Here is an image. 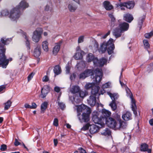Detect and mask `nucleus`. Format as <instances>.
<instances>
[{"label": "nucleus", "instance_id": "nucleus-48", "mask_svg": "<svg viewBox=\"0 0 153 153\" xmlns=\"http://www.w3.org/2000/svg\"><path fill=\"white\" fill-rule=\"evenodd\" d=\"M110 33V31H108V32L105 34L104 35H103L102 34H99L97 35L98 36H101V38L102 39H105L108 36Z\"/></svg>", "mask_w": 153, "mask_h": 153}, {"label": "nucleus", "instance_id": "nucleus-13", "mask_svg": "<svg viewBox=\"0 0 153 153\" xmlns=\"http://www.w3.org/2000/svg\"><path fill=\"white\" fill-rule=\"evenodd\" d=\"M93 70L92 69H87L83 72L80 73L79 75V78L81 79H84L86 77L93 75Z\"/></svg>", "mask_w": 153, "mask_h": 153}, {"label": "nucleus", "instance_id": "nucleus-17", "mask_svg": "<svg viewBox=\"0 0 153 153\" xmlns=\"http://www.w3.org/2000/svg\"><path fill=\"white\" fill-rule=\"evenodd\" d=\"M88 104L91 106H94L96 104L97 100L96 96L91 95L87 100Z\"/></svg>", "mask_w": 153, "mask_h": 153}, {"label": "nucleus", "instance_id": "nucleus-5", "mask_svg": "<svg viewBox=\"0 0 153 153\" xmlns=\"http://www.w3.org/2000/svg\"><path fill=\"white\" fill-rule=\"evenodd\" d=\"M122 72L121 71L120 73V77L119 82L120 85L122 87H125V89L126 93V95L127 97H129L131 100V107L132 110L133 111L134 114L136 115L137 114V112L136 111V106L135 103V100L133 99L132 94L129 88L126 86V85L123 83L120 80L121 77L122 75Z\"/></svg>", "mask_w": 153, "mask_h": 153}, {"label": "nucleus", "instance_id": "nucleus-40", "mask_svg": "<svg viewBox=\"0 0 153 153\" xmlns=\"http://www.w3.org/2000/svg\"><path fill=\"white\" fill-rule=\"evenodd\" d=\"M79 93V96L82 98L86 96L88 94V92L86 91H83L80 90Z\"/></svg>", "mask_w": 153, "mask_h": 153}, {"label": "nucleus", "instance_id": "nucleus-51", "mask_svg": "<svg viewBox=\"0 0 153 153\" xmlns=\"http://www.w3.org/2000/svg\"><path fill=\"white\" fill-rule=\"evenodd\" d=\"M90 125L89 124H87L84 126L82 128L81 130H82L85 131L88 130L89 127Z\"/></svg>", "mask_w": 153, "mask_h": 153}, {"label": "nucleus", "instance_id": "nucleus-4", "mask_svg": "<svg viewBox=\"0 0 153 153\" xmlns=\"http://www.w3.org/2000/svg\"><path fill=\"white\" fill-rule=\"evenodd\" d=\"M86 59L88 62L92 61L94 66L100 68L102 67L105 64L107 61V59L102 58L98 60L97 57H95L92 53L89 54L87 57Z\"/></svg>", "mask_w": 153, "mask_h": 153}, {"label": "nucleus", "instance_id": "nucleus-12", "mask_svg": "<svg viewBox=\"0 0 153 153\" xmlns=\"http://www.w3.org/2000/svg\"><path fill=\"white\" fill-rule=\"evenodd\" d=\"M105 123L107 124L109 127L116 130V126H117V124L116 121L114 119L109 117L106 121L105 122Z\"/></svg>", "mask_w": 153, "mask_h": 153}, {"label": "nucleus", "instance_id": "nucleus-63", "mask_svg": "<svg viewBox=\"0 0 153 153\" xmlns=\"http://www.w3.org/2000/svg\"><path fill=\"white\" fill-rule=\"evenodd\" d=\"M54 90L56 92L59 93L60 92V89L59 87L58 86H56L54 87Z\"/></svg>", "mask_w": 153, "mask_h": 153}, {"label": "nucleus", "instance_id": "nucleus-19", "mask_svg": "<svg viewBox=\"0 0 153 153\" xmlns=\"http://www.w3.org/2000/svg\"><path fill=\"white\" fill-rule=\"evenodd\" d=\"M89 127V131L90 133L91 134L97 132L98 131L99 128H102L100 127V126H97L94 124L90 125Z\"/></svg>", "mask_w": 153, "mask_h": 153}, {"label": "nucleus", "instance_id": "nucleus-45", "mask_svg": "<svg viewBox=\"0 0 153 153\" xmlns=\"http://www.w3.org/2000/svg\"><path fill=\"white\" fill-rule=\"evenodd\" d=\"M143 44L145 48H149L150 47V45L149 43L147 40L144 39L143 41Z\"/></svg>", "mask_w": 153, "mask_h": 153}, {"label": "nucleus", "instance_id": "nucleus-26", "mask_svg": "<svg viewBox=\"0 0 153 153\" xmlns=\"http://www.w3.org/2000/svg\"><path fill=\"white\" fill-rule=\"evenodd\" d=\"M123 19L129 23H130L133 20V17L131 15L127 13L124 15Z\"/></svg>", "mask_w": 153, "mask_h": 153}, {"label": "nucleus", "instance_id": "nucleus-34", "mask_svg": "<svg viewBox=\"0 0 153 153\" xmlns=\"http://www.w3.org/2000/svg\"><path fill=\"white\" fill-rule=\"evenodd\" d=\"M53 71L55 74L56 75L60 74L61 72V69L59 65L55 66L54 68Z\"/></svg>", "mask_w": 153, "mask_h": 153}, {"label": "nucleus", "instance_id": "nucleus-61", "mask_svg": "<svg viewBox=\"0 0 153 153\" xmlns=\"http://www.w3.org/2000/svg\"><path fill=\"white\" fill-rule=\"evenodd\" d=\"M78 149L80 153H87L86 151L82 147L79 148Z\"/></svg>", "mask_w": 153, "mask_h": 153}, {"label": "nucleus", "instance_id": "nucleus-47", "mask_svg": "<svg viewBox=\"0 0 153 153\" xmlns=\"http://www.w3.org/2000/svg\"><path fill=\"white\" fill-rule=\"evenodd\" d=\"M9 12L7 10L5 9L2 10L1 12V15L3 16H5L8 15Z\"/></svg>", "mask_w": 153, "mask_h": 153}, {"label": "nucleus", "instance_id": "nucleus-32", "mask_svg": "<svg viewBox=\"0 0 153 153\" xmlns=\"http://www.w3.org/2000/svg\"><path fill=\"white\" fill-rule=\"evenodd\" d=\"M84 53L80 52H76L74 56V58L76 60H80L82 58V54Z\"/></svg>", "mask_w": 153, "mask_h": 153}, {"label": "nucleus", "instance_id": "nucleus-43", "mask_svg": "<svg viewBox=\"0 0 153 153\" xmlns=\"http://www.w3.org/2000/svg\"><path fill=\"white\" fill-rule=\"evenodd\" d=\"M145 16H143L139 18L138 20V24L141 27L143 24V22L145 19Z\"/></svg>", "mask_w": 153, "mask_h": 153}, {"label": "nucleus", "instance_id": "nucleus-27", "mask_svg": "<svg viewBox=\"0 0 153 153\" xmlns=\"http://www.w3.org/2000/svg\"><path fill=\"white\" fill-rule=\"evenodd\" d=\"M99 86H94L92 88L91 91V95L96 96L98 94V92L100 89Z\"/></svg>", "mask_w": 153, "mask_h": 153}, {"label": "nucleus", "instance_id": "nucleus-37", "mask_svg": "<svg viewBox=\"0 0 153 153\" xmlns=\"http://www.w3.org/2000/svg\"><path fill=\"white\" fill-rule=\"evenodd\" d=\"M11 40L12 39L11 38L6 39L4 37L2 38L1 40V42L4 45L9 44Z\"/></svg>", "mask_w": 153, "mask_h": 153}, {"label": "nucleus", "instance_id": "nucleus-54", "mask_svg": "<svg viewBox=\"0 0 153 153\" xmlns=\"http://www.w3.org/2000/svg\"><path fill=\"white\" fill-rule=\"evenodd\" d=\"M53 125L56 127L58 126V120L57 118H55L54 119L53 122Z\"/></svg>", "mask_w": 153, "mask_h": 153}, {"label": "nucleus", "instance_id": "nucleus-25", "mask_svg": "<svg viewBox=\"0 0 153 153\" xmlns=\"http://www.w3.org/2000/svg\"><path fill=\"white\" fill-rule=\"evenodd\" d=\"M123 33V32L121 31V30L119 28H117L114 30L113 34L116 38H117L120 37Z\"/></svg>", "mask_w": 153, "mask_h": 153}, {"label": "nucleus", "instance_id": "nucleus-38", "mask_svg": "<svg viewBox=\"0 0 153 153\" xmlns=\"http://www.w3.org/2000/svg\"><path fill=\"white\" fill-rule=\"evenodd\" d=\"M101 133L102 135L109 136L111 134V132L108 128H106L102 131Z\"/></svg>", "mask_w": 153, "mask_h": 153}, {"label": "nucleus", "instance_id": "nucleus-22", "mask_svg": "<svg viewBox=\"0 0 153 153\" xmlns=\"http://www.w3.org/2000/svg\"><path fill=\"white\" fill-rule=\"evenodd\" d=\"M62 43V41H60L58 43L56 44V45L53 48V54L54 55H56L58 52L59 51L61 45Z\"/></svg>", "mask_w": 153, "mask_h": 153}, {"label": "nucleus", "instance_id": "nucleus-59", "mask_svg": "<svg viewBox=\"0 0 153 153\" xmlns=\"http://www.w3.org/2000/svg\"><path fill=\"white\" fill-rule=\"evenodd\" d=\"M49 78L47 76H45L42 78V81L43 82H47L48 81Z\"/></svg>", "mask_w": 153, "mask_h": 153}, {"label": "nucleus", "instance_id": "nucleus-60", "mask_svg": "<svg viewBox=\"0 0 153 153\" xmlns=\"http://www.w3.org/2000/svg\"><path fill=\"white\" fill-rule=\"evenodd\" d=\"M76 77V74L75 73H73L72 74H71L70 77V79L72 80L74 79Z\"/></svg>", "mask_w": 153, "mask_h": 153}, {"label": "nucleus", "instance_id": "nucleus-31", "mask_svg": "<svg viewBox=\"0 0 153 153\" xmlns=\"http://www.w3.org/2000/svg\"><path fill=\"white\" fill-rule=\"evenodd\" d=\"M48 103L47 102L45 101L42 103L41 106V114L44 113L48 107Z\"/></svg>", "mask_w": 153, "mask_h": 153}, {"label": "nucleus", "instance_id": "nucleus-24", "mask_svg": "<svg viewBox=\"0 0 153 153\" xmlns=\"http://www.w3.org/2000/svg\"><path fill=\"white\" fill-rule=\"evenodd\" d=\"M41 53V48L39 45H37L35 48L33 52V55L36 58H38L40 56Z\"/></svg>", "mask_w": 153, "mask_h": 153}, {"label": "nucleus", "instance_id": "nucleus-16", "mask_svg": "<svg viewBox=\"0 0 153 153\" xmlns=\"http://www.w3.org/2000/svg\"><path fill=\"white\" fill-rule=\"evenodd\" d=\"M127 127V124L126 122L120 120L119 121V124L116 126V130H122L126 129Z\"/></svg>", "mask_w": 153, "mask_h": 153}, {"label": "nucleus", "instance_id": "nucleus-57", "mask_svg": "<svg viewBox=\"0 0 153 153\" xmlns=\"http://www.w3.org/2000/svg\"><path fill=\"white\" fill-rule=\"evenodd\" d=\"M6 86L4 85L0 86V93H2L4 91Z\"/></svg>", "mask_w": 153, "mask_h": 153}, {"label": "nucleus", "instance_id": "nucleus-46", "mask_svg": "<svg viewBox=\"0 0 153 153\" xmlns=\"http://www.w3.org/2000/svg\"><path fill=\"white\" fill-rule=\"evenodd\" d=\"M153 35V30L149 33H146L144 34V36L146 38L149 39Z\"/></svg>", "mask_w": 153, "mask_h": 153}, {"label": "nucleus", "instance_id": "nucleus-53", "mask_svg": "<svg viewBox=\"0 0 153 153\" xmlns=\"http://www.w3.org/2000/svg\"><path fill=\"white\" fill-rule=\"evenodd\" d=\"M34 74V73L33 72H32L27 77V79L28 81H30L32 78Z\"/></svg>", "mask_w": 153, "mask_h": 153}, {"label": "nucleus", "instance_id": "nucleus-1", "mask_svg": "<svg viewBox=\"0 0 153 153\" xmlns=\"http://www.w3.org/2000/svg\"><path fill=\"white\" fill-rule=\"evenodd\" d=\"M77 117L81 123H87L90 120V114H91L90 108L84 105L77 106Z\"/></svg>", "mask_w": 153, "mask_h": 153}, {"label": "nucleus", "instance_id": "nucleus-8", "mask_svg": "<svg viewBox=\"0 0 153 153\" xmlns=\"http://www.w3.org/2000/svg\"><path fill=\"white\" fill-rule=\"evenodd\" d=\"M107 94L112 100L111 102L109 104V105L111 107L112 110L114 111L117 108V106L115 104V100L118 97V95L117 94H112L109 92H108Z\"/></svg>", "mask_w": 153, "mask_h": 153}, {"label": "nucleus", "instance_id": "nucleus-6", "mask_svg": "<svg viewBox=\"0 0 153 153\" xmlns=\"http://www.w3.org/2000/svg\"><path fill=\"white\" fill-rule=\"evenodd\" d=\"M92 114V120L94 123L99 125L100 127H103L105 125V122L106 121V119L101 117V113L94 111Z\"/></svg>", "mask_w": 153, "mask_h": 153}, {"label": "nucleus", "instance_id": "nucleus-50", "mask_svg": "<svg viewBox=\"0 0 153 153\" xmlns=\"http://www.w3.org/2000/svg\"><path fill=\"white\" fill-rule=\"evenodd\" d=\"M7 146L6 145L3 144L1 145L0 147V150L2 151H5L7 149Z\"/></svg>", "mask_w": 153, "mask_h": 153}, {"label": "nucleus", "instance_id": "nucleus-56", "mask_svg": "<svg viewBox=\"0 0 153 153\" xmlns=\"http://www.w3.org/2000/svg\"><path fill=\"white\" fill-rule=\"evenodd\" d=\"M111 151L112 152H115L117 151V147L115 146H112L111 149Z\"/></svg>", "mask_w": 153, "mask_h": 153}, {"label": "nucleus", "instance_id": "nucleus-49", "mask_svg": "<svg viewBox=\"0 0 153 153\" xmlns=\"http://www.w3.org/2000/svg\"><path fill=\"white\" fill-rule=\"evenodd\" d=\"M85 37L83 35L79 36L78 39V43H82L84 42Z\"/></svg>", "mask_w": 153, "mask_h": 153}, {"label": "nucleus", "instance_id": "nucleus-33", "mask_svg": "<svg viewBox=\"0 0 153 153\" xmlns=\"http://www.w3.org/2000/svg\"><path fill=\"white\" fill-rule=\"evenodd\" d=\"M48 43L47 41H45L42 42V48L45 52H47L48 51Z\"/></svg>", "mask_w": 153, "mask_h": 153}, {"label": "nucleus", "instance_id": "nucleus-15", "mask_svg": "<svg viewBox=\"0 0 153 153\" xmlns=\"http://www.w3.org/2000/svg\"><path fill=\"white\" fill-rule=\"evenodd\" d=\"M49 91V86L48 85H44L41 88V94L40 95V97L42 98H45Z\"/></svg>", "mask_w": 153, "mask_h": 153}, {"label": "nucleus", "instance_id": "nucleus-41", "mask_svg": "<svg viewBox=\"0 0 153 153\" xmlns=\"http://www.w3.org/2000/svg\"><path fill=\"white\" fill-rule=\"evenodd\" d=\"M94 86V84L93 83H86L85 86V88L87 90L92 88Z\"/></svg>", "mask_w": 153, "mask_h": 153}, {"label": "nucleus", "instance_id": "nucleus-35", "mask_svg": "<svg viewBox=\"0 0 153 153\" xmlns=\"http://www.w3.org/2000/svg\"><path fill=\"white\" fill-rule=\"evenodd\" d=\"M91 46L92 49L97 51L98 50L99 45L97 41L94 39L92 41V44Z\"/></svg>", "mask_w": 153, "mask_h": 153}, {"label": "nucleus", "instance_id": "nucleus-30", "mask_svg": "<svg viewBox=\"0 0 153 153\" xmlns=\"http://www.w3.org/2000/svg\"><path fill=\"white\" fill-rule=\"evenodd\" d=\"M20 32L23 34V36L26 40V45L27 50H30V42L28 40V37L27 36L26 33H24L22 30H20Z\"/></svg>", "mask_w": 153, "mask_h": 153}, {"label": "nucleus", "instance_id": "nucleus-58", "mask_svg": "<svg viewBox=\"0 0 153 153\" xmlns=\"http://www.w3.org/2000/svg\"><path fill=\"white\" fill-rule=\"evenodd\" d=\"M58 105L62 110H63L65 107V105L63 103L58 102Z\"/></svg>", "mask_w": 153, "mask_h": 153}, {"label": "nucleus", "instance_id": "nucleus-52", "mask_svg": "<svg viewBox=\"0 0 153 153\" xmlns=\"http://www.w3.org/2000/svg\"><path fill=\"white\" fill-rule=\"evenodd\" d=\"M66 73L67 74H69L70 70L71 69L70 67L69 66V64H67L65 67Z\"/></svg>", "mask_w": 153, "mask_h": 153}, {"label": "nucleus", "instance_id": "nucleus-64", "mask_svg": "<svg viewBox=\"0 0 153 153\" xmlns=\"http://www.w3.org/2000/svg\"><path fill=\"white\" fill-rule=\"evenodd\" d=\"M76 52H80L82 53H84V52L82 51H81L80 49L79 46H77L76 48Z\"/></svg>", "mask_w": 153, "mask_h": 153}, {"label": "nucleus", "instance_id": "nucleus-29", "mask_svg": "<svg viewBox=\"0 0 153 153\" xmlns=\"http://www.w3.org/2000/svg\"><path fill=\"white\" fill-rule=\"evenodd\" d=\"M80 90L79 87L78 85H74L70 90L71 93L75 94L79 93Z\"/></svg>", "mask_w": 153, "mask_h": 153}, {"label": "nucleus", "instance_id": "nucleus-18", "mask_svg": "<svg viewBox=\"0 0 153 153\" xmlns=\"http://www.w3.org/2000/svg\"><path fill=\"white\" fill-rule=\"evenodd\" d=\"M118 27L119 29L121 30V31L124 32L128 30L129 25L127 23L123 22L120 23Z\"/></svg>", "mask_w": 153, "mask_h": 153}, {"label": "nucleus", "instance_id": "nucleus-55", "mask_svg": "<svg viewBox=\"0 0 153 153\" xmlns=\"http://www.w3.org/2000/svg\"><path fill=\"white\" fill-rule=\"evenodd\" d=\"M111 83L109 82H106L102 85L103 88H109L110 87Z\"/></svg>", "mask_w": 153, "mask_h": 153}, {"label": "nucleus", "instance_id": "nucleus-14", "mask_svg": "<svg viewBox=\"0 0 153 153\" xmlns=\"http://www.w3.org/2000/svg\"><path fill=\"white\" fill-rule=\"evenodd\" d=\"M69 99L71 101L72 103L77 108V106H79L80 105H76V104H79L81 102V100L80 98L78 95H74L73 97L70 96L69 97Z\"/></svg>", "mask_w": 153, "mask_h": 153}, {"label": "nucleus", "instance_id": "nucleus-42", "mask_svg": "<svg viewBox=\"0 0 153 153\" xmlns=\"http://www.w3.org/2000/svg\"><path fill=\"white\" fill-rule=\"evenodd\" d=\"M76 66L78 69H79L80 68H84L85 66V63L83 61H81L77 64Z\"/></svg>", "mask_w": 153, "mask_h": 153}, {"label": "nucleus", "instance_id": "nucleus-9", "mask_svg": "<svg viewBox=\"0 0 153 153\" xmlns=\"http://www.w3.org/2000/svg\"><path fill=\"white\" fill-rule=\"evenodd\" d=\"M5 49L3 50L2 53H0V66H1L3 68H6L9 63V60L6 59L4 52Z\"/></svg>", "mask_w": 153, "mask_h": 153}, {"label": "nucleus", "instance_id": "nucleus-21", "mask_svg": "<svg viewBox=\"0 0 153 153\" xmlns=\"http://www.w3.org/2000/svg\"><path fill=\"white\" fill-rule=\"evenodd\" d=\"M111 114V112L108 110L103 109H102V113H101V117H102L103 118H105L106 121L108 120L107 118L110 116Z\"/></svg>", "mask_w": 153, "mask_h": 153}, {"label": "nucleus", "instance_id": "nucleus-36", "mask_svg": "<svg viewBox=\"0 0 153 153\" xmlns=\"http://www.w3.org/2000/svg\"><path fill=\"white\" fill-rule=\"evenodd\" d=\"M68 7L69 10L71 12H74L77 8V7L73 3L69 4Z\"/></svg>", "mask_w": 153, "mask_h": 153}, {"label": "nucleus", "instance_id": "nucleus-39", "mask_svg": "<svg viewBox=\"0 0 153 153\" xmlns=\"http://www.w3.org/2000/svg\"><path fill=\"white\" fill-rule=\"evenodd\" d=\"M12 102L10 100H8L6 102L4 103L5 106L4 109L5 110H8L11 105Z\"/></svg>", "mask_w": 153, "mask_h": 153}, {"label": "nucleus", "instance_id": "nucleus-28", "mask_svg": "<svg viewBox=\"0 0 153 153\" xmlns=\"http://www.w3.org/2000/svg\"><path fill=\"white\" fill-rule=\"evenodd\" d=\"M103 5L105 9L107 10H109L113 9V6L108 1H105L103 3Z\"/></svg>", "mask_w": 153, "mask_h": 153}, {"label": "nucleus", "instance_id": "nucleus-7", "mask_svg": "<svg viewBox=\"0 0 153 153\" xmlns=\"http://www.w3.org/2000/svg\"><path fill=\"white\" fill-rule=\"evenodd\" d=\"M115 5L117 7L120 8L121 10H124L125 7L129 9L132 8L134 7V4L133 1H129L127 2L117 3Z\"/></svg>", "mask_w": 153, "mask_h": 153}, {"label": "nucleus", "instance_id": "nucleus-10", "mask_svg": "<svg viewBox=\"0 0 153 153\" xmlns=\"http://www.w3.org/2000/svg\"><path fill=\"white\" fill-rule=\"evenodd\" d=\"M95 74V77L94 78L96 84H98L101 80L103 76V73L102 69L97 68L94 71Z\"/></svg>", "mask_w": 153, "mask_h": 153}, {"label": "nucleus", "instance_id": "nucleus-44", "mask_svg": "<svg viewBox=\"0 0 153 153\" xmlns=\"http://www.w3.org/2000/svg\"><path fill=\"white\" fill-rule=\"evenodd\" d=\"M108 16L111 19V23L112 24L115 21V18L114 16L113 15L112 13H109L108 14Z\"/></svg>", "mask_w": 153, "mask_h": 153}, {"label": "nucleus", "instance_id": "nucleus-62", "mask_svg": "<svg viewBox=\"0 0 153 153\" xmlns=\"http://www.w3.org/2000/svg\"><path fill=\"white\" fill-rule=\"evenodd\" d=\"M37 105L35 102H33L32 103V105L31 106V109H35L36 108Z\"/></svg>", "mask_w": 153, "mask_h": 153}, {"label": "nucleus", "instance_id": "nucleus-3", "mask_svg": "<svg viewBox=\"0 0 153 153\" xmlns=\"http://www.w3.org/2000/svg\"><path fill=\"white\" fill-rule=\"evenodd\" d=\"M114 40L111 38L107 42H104L102 44L99 51L101 53H104L107 48V51L109 54L110 55L113 53L115 47L114 44Z\"/></svg>", "mask_w": 153, "mask_h": 153}, {"label": "nucleus", "instance_id": "nucleus-20", "mask_svg": "<svg viewBox=\"0 0 153 153\" xmlns=\"http://www.w3.org/2000/svg\"><path fill=\"white\" fill-rule=\"evenodd\" d=\"M148 145L145 143H142L141 144L140 150L141 152H147L148 153H151V151L148 148Z\"/></svg>", "mask_w": 153, "mask_h": 153}, {"label": "nucleus", "instance_id": "nucleus-11", "mask_svg": "<svg viewBox=\"0 0 153 153\" xmlns=\"http://www.w3.org/2000/svg\"><path fill=\"white\" fill-rule=\"evenodd\" d=\"M43 32L41 28H37L36 30L33 32L32 36L33 40L35 42H38L41 38V35Z\"/></svg>", "mask_w": 153, "mask_h": 153}, {"label": "nucleus", "instance_id": "nucleus-2", "mask_svg": "<svg viewBox=\"0 0 153 153\" xmlns=\"http://www.w3.org/2000/svg\"><path fill=\"white\" fill-rule=\"evenodd\" d=\"M28 6V3L25 0L21 1L19 5L11 10L9 16L10 18L13 21L16 20L19 17L21 11L27 7Z\"/></svg>", "mask_w": 153, "mask_h": 153}, {"label": "nucleus", "instance_id": "nucleus-23", "mask_svg": "<svg viewBox=\"0 0 153 153\" xmlns=\"http://www.w3.org/2000/svg\"><path fill=\"white\" fill-rule=\"evenodd\" d=\"M122 117L125 121H128L132 119V115L131 113L128 111L123 115Z\"/></svg>", "mask_w": 153, "mask_h": 153}]
</instances>
